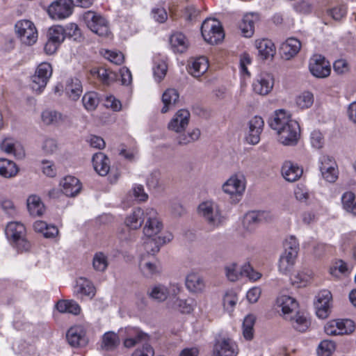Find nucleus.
<instances>
[{
  "label": "nucleus",
  "mask_w": 356,
  "mask_h": 356,
  "mask_svg": "<svg viewBox=\"0 0 356 356\" xmlns=\"http://www.w3.org/2000/svg\"><path fill=\"white\" fill-rule=\"evenodd\" d=\"M268 123L277 131L281 143L284 145H294L298 143L300 135L299 124L292 120L284 110L275 111Z\"/></svg>",
  "instance_id": "obj_1"
},
{
  "label": "nucleus",
  "mask_w": 356,
  "mask_h": 356,
  "mask_svg": "<svg viewBox=\"0 0 356 356\" xmlns=\"http://www.w3.org/2000/svg\"><path fill=\"white\" fill-rule=\"evenodd\" d=\"M198 213L212 229L219 227L226 220L225 217L221 213L219 206L212 201L201 203L198 207Z\"/></svg>",
  "instance_id": "obj_2"
},
{
  "label": "nucleus",
  "mask_w": 356,
  "mask_h": 356,
  "mask_svg": "<svg viewBox=\"0 0 356 356\" xmlns=\"http://www.w3.org/2000/svg\"><path fill=\"white\" fill-rule=\"evenodd\" d=\"M53 69L50 63L42 62L39 64L35 74L31 76L30 88L36 94H40L52 75Z\"/></svg>",
  "instance_id": "obj_3"
},
{
  "label": "nucleus",
  "mask_w": 356,
  "mask_h": 356,
  "mask_svg": "<svg viewBox=\"0 0 356 356\" xmlns=\"http://www.w3.org/2000/svg\"><path fill=\"white\" fill-rule=\"evenodd\" d=\"M83 20L88 28L99 36L106 37L111 33L107 20L100 14L88 10L83 13Z\"/></svg>",
  "instance_id": "obj_4"
},
{
  "label": "nucleus",
  "mask_w": 356,
  "mask_h": 356,
  "mask_svg": "<svg viewBox=\"0 0 356 356\" xmlns=\"http://www.w3.org/2000/svg\"><path fill=\"white\" fill-rule=\"evenodd\" d=\"M201 33L204 40L211 44H218L225 36L220 22L211 18H207L203 22Z\"/></svg>",
  "instance_id": "obj_5"
},
{
  "label": "nucleus",
  "mask_w": 356,
  "mask_h": 356,
  "mask_svg": "<svg viewBox=\"0 0 356 356\" xmlns=\"http://www.w3.org/2000/svg\"><path fill=\"white\" fill-rule=\"evenodd\" d=\"M163 225L156 209L146 208V218L144 222L143 234L145 237L168 236L161 234Z\"/></svg>",
  "instance_id": "obj_6"
},
{
  "label": "nucleus",
  "mask_w": 356,
  "mask_h": 356,
  "mask_svg": "<svg viewBox=\"0 0 356 356\" xmlns=\"http://www.w3.org/2000/svg\"><path fill=\"white\" fill-rule=\"evenodd\" d=\"M180 291L181 286L178 284H170L168 286L157 284L148 290L147 294L158 302H163L167 299H171L172 296H178Z\"/></svg>",
  "instance_id": "obj_7"
},
{
  "label": "nucleus",
  "mask_w": 356,
  "mask_h": 356,
  "mask_svg": "<svg viewBox=\"0 0 356 356\" xmlns=\"http://www.w3.org/2000/svg\"><path fill=\"white\" fill-rule=\"evenodd\" d=\"M65 38L64 28L61 26H53L47 31V41L44 44V52L52 55L57 51Z\"/></svg>",
  "instance_id": "obj_8"
},
{
  "label": "nucleus",
  "mask_w": 356,
  "mask_h": 356,
  "mask_svg": "<svg viewBox=\"0 0 356 356\" xmlns=\"http://www.w3.org/2000/svg\"><path fill=\"white\" fill-rule=\"evenodd\" d=\"M73 6L72 0H56L50 4L47 13L52 19H63L72 15Z\"/></svg>",
  "instance_id": "obj_9"
},
{
  "label": "nucleus",
  "mask_w": 356,
  "mask_h": 356,
  "mask_svg": "<svg viewBox=\"0 0 356 356\" xmlns=\"http://www.w3.org/2000/svg\"><path fill=\"white\" fill-rule=\"evenodd\" d=\"M125 332V338L124 339V346L127 348H133L137 344L142 343L143 350L144 346L146 345L149 346L147 343L149 340V336L137 327H126L124 330ZM137 350H140L138 348Z\"/></svg>",
  "instance_id": "obj_10"
},
{
  "label": "nucleus",
  "mask_w": 356,
  "mask_h": 356,
  "mask_svg": "<svg viewBox=\"0 0 356 356\" xmlns=\"http://www.w3.org/2000/svg\"><path fill=\"white\" fill-rule=\"evenodd\" d=\"M312 74L317 78L327 77L331 72L330 65L321 55H314L310 58L309 64Z\"/></svg>",
  "instance_id": "obj_11"
},
{
  "label": "nucleus",
  "mask_w": 356,
  "mask_h": 356,
  "mask_svg": "<svg viewBox=\"0 0 356 356\" xmlns=\"http://www.w3.org/2000/svg\"><path fill=\"white\" fill-rule=\"evenodd\" d=\"M264 127V121L260 116L252 118L248 123L245 140L251 145H256L260 141V135Z\"/></svg>",
  "instance_id": "obj_12"
},
{
  "label": "nucleus",
  "mask_w": 356,
  "mask_h": 356,
  "mask_svg": "<svg viewBox=\"0 0 356 356\" xmlns=\"http://www.w3.org/2000/svg\"><path fill=\"white\" fill-rule=\"evenodd\" d=\"M316 298L314 305L316 315L320 318L324 319L328 316L330 312L332 298V293L327 290H323L318 293Z\"/></svg>",
  "instance_id": "obj_13"
},
{
  "label": "nucleus",
  "mask_w": 356,
  "mask_h": 356,
  "mask_svg": "<svg viewBox=\"0 0 356 356\" xmlns=\"http://www.w3.org/2000/svg\"><path fill=\"white\" fill-rule=\"evenodd\" d=\"M139 268L142 274L146 277H152L159 275L161 272L160 262L154 257H147L145 254L140 258Z\"/></svg>",
  "instance_id": "obj_14"
},
{
  "label": "nucleus",
  "mask_w": 356,
  "mask_h": 356,
  "mask_svg": "<svg viewBox=\"0 0 356 356\" xmlns=\"http://www.w3.org/2000/svg\"><path fill=\"white\" fill-rule=\"evenodd\" d=\"M172 239L171 234H168V236H154L145 237L143 242L144 249L147 254L146 256H154L159 252L161 246Z\"/></svg>",
  "instance_id": "obj_15"
},
{
  "label": "nucleus",
  "mask_w": 356,
  "mask_h": 356,
  "mask_svg": "<svg viewBox=\"0 0 356 356\" xmlns=\"http://www.w3.org/2000/svg\"><path fill=\"white\" fill-rule=\"evenodd\" d=\"M245 189V179L242 175H235L232 176L222 185V190L225 193L229 195H241Z\"/></svg>",
  "instance_id": "obj_16"
},
{
  "label": "nucleus",
  "mask_w": 356,
  "mask_h": 356,
  "mask_svg": "<svg viewBox=\"0 0 356 356\" xmlns=\"http://www.w3.org/2000/svg\"><path fill=\"white\" fill-rule=\"evenodd\" d=\"M64 92L71 101L76 102L83 93L82 82L77 77H69L66 79Z\"/></svg>",
  "instance_id": "obj_17"
},
{
  "label": "nucleus",
  "mask_w": 356,
  "mask_h": 356,
  "mask_svg": "<svg viewBox=\"0 0 356 356\" xmlns=\"http://www.w3.org/2000/svg\"><path fill=\"white\" fill-rule=\"evenodd\" d=\"M213 353L216 356H236L238 348L236 343L230 339H222L216 341Z\"/></svg>",
  "instance_id": "obj_18"
},
{
  "label": "nucleus",
  "mask_w": 356,
  "mask_h": 356,
  "mask_svg": "<svg viewBox=\"0 0 356 356\" xmlns=\"http://www.w3.org/2000/svg\"><path fill=\"white\" fill-rule=\"evenodd\" d=\"M274 81L272 75L267 73L261 74L252 83V88L255 93L266 95L273 89Z\"/></svg>",
  "instance_id": "obj_19"
},
{
  "label": "nucleus",
  "mask_w": 356,
  "mask_h": 356,
  "mask_svg": "<svg viewBox=\"0 0 356 356\" xmlns=\"http://www.w3.org/2000/svg\"><path fill=\"white\" fill-rule=\"evenodd\" d=\"M5 233L11 245L17 248L18 252H20L19 245L22 241V223L20 222H10L8 223Z\"/></svg>",
  "instance_id": "obj_20"
},
{
  "label": "nucleus",
  "mask_w": 356,
  "mask_h": 356,
  "mask_svg": "<svg viewBox=\"0 0 356 356\" xmlns=\"http://www.w3.org/2000/svg\"><path fill=\"white\" fill-rule=\"evenodd\" d=\"M190 113L188 110H179L168 124V129L175 132H181L188 124Z\"/></svg>",
  "instance_id": "obj_21"
},
{
  "label": "nucleus",
  "mask_w": 356,
  "mask_h": 356,
  "mask_svg": "<svg viewBox=\"0 0 356 356\" xmlns=\"http://www.w3.org/2000/svg\"><path fill=\"white\" fill-rule=\"evenodd\" d=\"M62 191L69 197H74L78 195L81 190V184L75 177L66 176L60 181Z\"/></svg>",
  "instance_id": "obj_22"
},
{
  "label": "nucleus",
  "mask_w": 356,
  "mask_h": 356,
  "mask_svg": "<svg viewBox=\"0 0 356 356\" xmlns=\"http://www.w3.org/2000/svg\"><path fill=\"white\" fill-rule=\"evenodd\" d=\"M66 120V117L60 112L47 108L41 113L42 122L46 126H59Z\"/></svg>",
  "instance_id": "obj_23"
},
{
  "label": "nucleus",
  "mask_w": 356,
  "mask_h": 356,
  "mask_svg": "<svg viewBox=\"0 0 356 356\" xmlns=\"http://www.w3.org/2000/svg\"><path fill=\"white\" fill-rule=\"evenodd\" d=\"M277 304L281 307L284 317L288 319L293 313L297 312L298 307L296 300L289 296L283 295L277 298Z\"/></svg>",
  "instance_id": "obj_24"
},
{
  "label": "nucleus",
  "mask_w": 356,
  "mask_h": 356,
  "mask_svg": "<svg viewBox=\"0 0 356 356\" xmlns=\"http://www.w3.org/2000/svg\"><path fill=\"white\" fill-rule=\"evenodd\" d=\"M257 13H250L245 14L240 24V29L244 37L250 38L254 33V24L259 21Z\"/></svg>",
  "instance_id": "obj_25"
},
{
  "label": "nucleus",
  "mask_w": 356,
  "mask_h": 356,
  "mask_svg": "<svg viewBox=\"0 0 356 356\" xmlns=\"http://www.w3.org/2000/svg\"><path fill=\"white\" fill-rule=\"evenodd\" d=\"M169 307L183 314H189L193 310L194 300L191 298L181 299L177 296H172L168 302Z\"/></svg>",
  "instance_id": "obj_26"
},
{
  "label": "nucleus",
  "mask_w": 356,
  "mask_h": 356,
  "mask_svg": "<svg viewBox=\"0 0 356 356\" xmlns=\"http://www.w3.org/2000/svg\"><path fill=\"white\" fill-rule=\"evenodd\" d=\"M69 344L73 347L84 346L86 343L85 332L81 326H74L70 328L66 334Z\"/></svg>",
  "instance_id": "obj_27"
},
{
  "label": "nucleus",
  "mask_w": 356,
  "mask_h": 356,
  "mask_svg": "<svg viewBox=\"0 0 356 356\" xmlns=\"http://www.w3.org/2000/svg\"><path fill=\"white\" fill-rule=\"evenodd\" d=\"M146 218V209L138 207L135 209L126 218L125 223L127 227L133 229L140 228Z\"/></svg>",
  "instance_id": "obj_28"
},
{
  "label": "nucleus",
  "mask_w": 356,
  "mask_h": 356,
  "mask_svg": "<svg viewBox=\"0 0 356 356\" xmlns=\"http://www.w3.org/2000/svg\"><path fill=\"white\" fill-rule=\"evenodd\" d=\"M95 170L101 176H106L110 170L109 159L102 152H98L92 156Z\"/></svg>",
  "instance_id": "obj_29"
},
{
  "label": "nucleus",
  "mask_w": 356,
  "mask_h": 356,
  "mask_svg": "<svg viewBox=\"0 0 356 356\" xmlns=\"http://www.w3.org/2000/svg\"><path fill=\"white\" fill-rule=\"evenodd\" d=\"M169 41L172 50L175 53L182 54L187 50L189 46L188 40L186 36L180 32L172 34Z\"/></svg>",
  "instance_id": "obj_30"
},
{
  "label": "nucleus",
  "mask_w": 356,
  "mask_h": 356,
  "mask_svg": "<svg viewBox=\"0 0 356 356\" xmlns=\"http://www.w3.org/2000/svg\"><path fill=\"white\" fill-rule=\"evenodd\" d=\"M209 63L206 57L201 56L194 59L188 67V72L195 78L200 77L208 70Z\"/></svg>",
  "instance_id": "obj_31"
},
{
  "label": "nucleus",
  "mask_w": 356,
  "mask_h": 356,
  "mask_svg": "<svg viewBox=\"0 0 356 356\" xmlns=\"http://www.w3.org/2000/svg\"><path fill=\"white\" fill-rule=\"evenodd\" d=\"M302 174V169L291 161H286L282 168V175L288 181H297Z\"/></svg>",
  "instance_id": "obj_32"
},
{
  "label": "nucleus",
  "mask_w": 356,
  "mask_h": 356,
  "mask_svg": "<svg viewBox=\"0 0 356 356\" xmlns=\"http://www.w3.org/2000/svg\"><path fill=\"white\" fill-rule=\"evenodd\" d=\"M300 48V42L296 38H290L282 44L281 50L284 58L289 60L295 56L299 52Z\"/></svg>",
  "instance_id": "obj_33"
},
{
  "label": "nucleus",
  "mask_w": 356,
  "mask_h": 356,
  "mask_svg": "<svg viewBox=\"0 0 356 356\" xmlns=\"http://www.w3.org/2000/svg\"><path fill=\"white\" fill-rule=\"evenodd\" d=\"M255 46L258 49L259 56L262 59L273 57L275 53L274 44L269 40L262 39L255 41Z\"/></svg>",
  "instance_id": "obj_34"
},
{
  "label": "nucleus",
  "mask_w": 356,
  "mask_h": 356,
  "mask_svg": "<svg viewBox=\"0 0 356 356\" xmlns=\"http://www.w3.org/2000/svg\"><path fill=\"white\" fill-rule=\"evenodd\" d=\"M27 209L33 217H40L45 211V207L40 197L33 195L27 199Z\"/></svg>",
  "instance_id": "obj_35"
},
{
  "label": "nucleus",
  "mask_w": 356,
  "mask_h": 356,
  "mask_svg": "<svg viewBox=\"0 0 356 356\" xmlns=\"http://www.w3.org/2000/svg\"><path fill=\"white\" fill-rule=\"evenodd\" d=\"M179 100V94L175 89H167L162 95V102L163 106L161 108V113H165L169 110L175 106L176 103Z\"/></svg>",
  "instance_id": "obj_36"
},
{
  "label": "nucleus",
  "mask_w": 356,
  "mask_h": 356,
  "mask_svg": "<svg viewBox=\"0 0 356 356\" xmlns=\"http://www.w3.org/2000/svg\"><path fill=\"white\" fill-rule=\"evenodd\" d=\"M38 38V33L35 24L24 19V44L31 46L35 44Z\"/></svg>",
  "instance_id": "obj_37"
},
{
  "label": "nucleus",
  "mask_w": 356,
  "mask_h": 356,
  "mask_svg": "<svg viewBox=\"0 0 356 356\" xmlns=\"http://www.w3.org/2000/svg\"><path fill=\"white\" fill-rule=\"evenodd\" d=\"M56 307L60 313H70L74 315L79 314L81 311L80 305L73 300H59Z\"/></svg>",
  "instance_id": "obj_38"
},
{
  "label": "nucleus",
  "mask_w": 356,
  "mask_h": 356,
  "mask_svg": "<svg viewBox=\"0 0 356 356\" xmlns=\"http://www.w3.org/2000/svg\"><path fill=\"white\" fill-rule=\"evenodd\" d=\"M296 258L297 257L292 256L291 254H286L283 252L279 260V271L284 275L289 274L293 268Z\"/></svg>",
  "instance_id": "obj_39"
},
{
  "label": "nucleus",
  "mask_w": 356,
  "mask_h": 356,
  "mask_svg": "<svg viewBox=\"0 0 356 356\" xmlns=\"http://www.w3.org/2000/svg\"><path fill=\"white\" fill-rule=\"evenodd\" d=\"M76 287L78 293L88 296L90 298H92L96 293V289L93 284L84 277H79L77 280Z\"/></svg>",
  "instance_id": "obj_40"
},
{
  "label": "nucleus",
  "mask_w": 356,
  "mask_h": 356,
  "mask_svg": "<svg viewBox=\"0 0 356 356\" xmlns=\"http://www.w3.org/2000/svg\"><path fill=\"white\" fill-rule=\"evenodd\" d=\"M186 286L189 291L198 292L204 289V283L202 278L198 274L191 273L186 277Z\"/></svg>",
  "instance_id": "obj_41"
},
{
  "label": "nucleus",
  "mask_w": 356,
  "mask_h": 356,
  "mask_svg": "<svg viewBox=\"0 0 356 356\" xmlns=\"http://www.w3.org/2000/svg\"><path fill=\"white\" fill-rule=\"evenodd\" d=\"M16 164L7 159L0 158V175L6 178L14 177L17 173Z\"/></svg>",
  "instance_id": "obj_42"
},
{
  "label": "nucleus",
  "mask_w": 356,
  "mask_h": 356,
  "mask_svg": "<svg viewBox=\"0 0 356 356\" xmlns=\"http://www.w3.org/2000/svg\"><path fill=\"white\" fill-rule=\"evenodd\" d=\"M118 335L113 332H107L102 337V348L105 350H113L120 344Z\"/></svg>",
  "instance_id": "obj_43"
},
{
  "label": "nucleus",
  "mask_w": 356,
  "mask_h": 356,
  "mask_svg": "<svg viewBox=\"0 0 356 356\" xmlns=\"http://www.w3.org/2000/svg\"><path fill=\"white\" fill-rule=\"evenodd\" d=\"M296 315H293L288 318L291 321L292 325L296 330L299 332H305L309 327V322L307 316L304 314L296 312Z\"/></svg>",
  "instance_id": "obj_44"
},
{
  "label": "nucleus",
  "mask_w": 356,
  "mask_h": 356,
  "mask_svg": "<svg viewBox=\"0 0 356 356\" xmlns=\"http://www.w3.org/2000/svg\"><path fill=\"white\" fill-rule=\"evenodd\" d=\"M200 130L197 128L193 129L188 134H180L177 137V145L184 146L194 143L200 138Z\"/></svg>",
  "instance_id": "obj_45"
},
{
  "label": "nucleus",
  "mask_w": 356,
  "mask_h": 356,
  "mask_svg": "<svg viewBox=\"0 0 356 356\" xmlns=\"http://www.w3.org/2000/svg\"><path fill=\"white\" fill-rule=\"evenodd\" d=\"M93 76H97L104 84H109L115 79V74L104 67H94L90 70Z\"/></svg>",
  "instance_id": "obj_46"
},
{
  "label": "nucleus",
  "mask_w": 356,
  "mask_h": 356,
  "mask_svg": "<svg viewBox=\"0 0 356 356\" xmlns=\"http://www.w3.org/2000/svg\"><path fill=\"white\" fill-rule=\"evenodd\" d=\"M284 253L298 257L299 250V243L294 236L287 237L284 242Z\"/></svg>",
  "instance_id": "obj_47"
},
{
  "label": "nucleus",
  "mask_w": 356,
  "mask_h": 356,
  "mask_svg": "<svg viewBox=\"0 0 356 356\" xmlns=\"http://www.w3.org/2000/svg\"><path fill=\"white\" fill-rule=\"evenodd\" d=\"M82 102L87 111H94L99 104L98 95L95 92H86L83 96Z\"/></svg>",
  "instance_id": "obj_48"
},
{
  "label": "nucleus",
  "mask_w": 356,
  "mask_h": 356,
  "mask_svg": "<svg viewBox=\"0 0 356 356\" xmlns=\"http://www.w3.org/2000/svg\"><path fill=\"white\" fill-rule=\"evenodd\" d=\"M108 263L107 257L103 252L95 254L92 259V266L97 271L104 272L106 270Z\"/></svg>",
  "instance_id": "obj_49"
},
{
  "label": "nucleus",
  "mask_w": 356,
  "mask_h": 356,
  "mask_svg": "<svg viewBox=\"0 0 356 356\" xmlns=\"http://www.w3.org/2000/svg\"><path fill=\"white\" fill-rule=\"evenodd\" d=\"M226 277L231 282H236L241 277H243L242 268L238 269L236 264L232 263L225 267Z\"/></svg>",
  "instance_id": "obj_50"
},
{
  "label": "nucleus",
  "mask_w": 356,
  "mask_h": 356,
  "mask_svg": "<svg viewBox=\"0 0 356 356\" xmlns=\"http://www.w3.org/2000/svg\"><path fill=\"white\" fill-rule=\"evenodd\" d=\"M238 302L236 293L233 291H227L223 297V307L225 310L232 312Z\"/></svg>",
  "instance_id": "obj_51"
},
{
  "label": "nucleus",
  "mask_w": 356,
  "mask_h": 356,
  "mask_svg": "<svg viewBox=\"0 0 356 356\" xmlns=\"http://www.w3.org/2000/svg\"><path fill=\"white\" fill-rule=\"evenodd\" d=\"M314 103V96L310 92H304L296 99L298 106L302 109L309 108Z\"/></svg>",
  "instance_id": "obj_52"
},
{
  "label": "nucleus",
  "mask_w": 356,
  "mask_h": 356,
  "mask_svg": "<svg viewBox=\"0 0 356 356\" xmlns=\"http://www.w3.org/2000/svg\"><path fill=\"white\" fill-rule=\"evenodd\" d=\"M334 350V342L330 340H323L318 345L317 353L319 356H330Z\"/></svg>",
  "instance_id": "obj_53"
},
{
  "label": "nucleus",
  "mask_w": 356,
  "mask_h": 356,
  "mask_svg": "<svg viewBox=\"0 0 356 356\" xmlns=\"http://www.w3.org/2000/svg\"><path fill=\"white\" fill-rule=\"evenodd\" d=\"M319 163H320V171L322 172L323 170H334V169H338L337 164L335 161V160L327 155H323L319 159Z\"/></svg>",
  "instance_id": "obj_54"
},
{
  "label": "nucleus",
  "mask_w": 356,
  "mask_h": 356,
  "mask_svg": "<svg viewBox=\"0 0 356 356\" xmlns=\"http://www.w3.org/2000/svg\"><path fill=\"white\" fill-rule=\"evenodd\" d=\"M168 70L167 64L163 60L155 63L153 67L154 75L156 80L160 82L165 76Z\"/></svg>",
  "instance_id": "obj_55"
},
{
  "label": "nucleus",
  "mask_w": 356,
  "mask_h": 356,
  "mask_svg": "<svg viewBox=\"0 0 356 356\" xmlns=\"http://www.w3.org/2000/svg\"><path fill=\"white\" fill-rule=\"evenodd\" d=\"M261 222L259 211H252L247 213L244 218L243 224L247 225L248 229H252V226Z\"/></svg>",
  "instance_id": "obj_56"
},
{
  "label": "nucleus",
  "mask_w": 356,
  "mask_h": 356,
  "mask_svg": "<svg viewBox=\"0 0 356 356\" xmlns=\"http://www.w3.org/2000/svg\"><path fill=\"white\" fill-rule=\"evenodd\" d=\"M337 323V327L342 331L341 334H347L353 332L355 330L354 322L350 319L335 320Z\"/></svg>",
  "instance_id": "obj_57"
},
{
  "label": "nucleus",
  "mask_w": 356,
  "mask_h": 356,
  "mask_svg": "<svg viewBox=\"0 0 356 356\" xmlns=\"http://www.w3.org/2000/svg\"><path fill=\"white\" fill-rule=\"evenodd\" d=\"M337 271L341 274H348L350 272V268L348 264L343 260L337 261L332 267L330 268V273L333 275L337 276Z\"/></svg>",
  "instance_id": "obj_58"
},
{
  "label": "nucleus",
  "mask_w": 356,
  "mask_h": 356,
  "mask_svg": "<svg viewBox=\"0 0 356 356\" xmlns=\"http://www.w3.org/2000/svg\"><path fill=\"white\" fill-rule=\"evenodd\" d=\"M0 207L5 213L10 216H13L16 213L13 202L6 197H0Z\"/></svg>",
  "instance_id": "obj_59"
},
{
  "label": "nucleus",
  "mask_w": 356,
  "mask_h": 356,
  "mask_svg": "<svg viewBox=\"0 0 356 356\" xmlns=\"http://www.w3.org/2000/svg\"><path fill=\"white\" fill-rule=\"evenodd\" d=\"M242 274L252 281H257L261 277V274L254 270L250 264H245L242 266Z\"/></svg>",
  "instance_id": "obj_60"
},
{
  "label": "nucleus",
  "mask_w": 356,
  "mask_h": 356,
  "mask_svg": "<svg viewBox=\"0 0 356 356\" xmlns=\"http://www.w3.org/2000/svg\"><path fill=\"white\" fill-rule=\"evenodd\" d=\"M138 151L137 148H126L124 146H122L119 149V154L123 156L126 160L129 161H134L138 156Z\"/></svg>",
  "instance_id": "obj_61"
},
{
  "label": "nucleus",
  "mask_w": 356,
  "mask_h": 356,
  "mask_svg": "<svg viewBox=\"0 0 356 356\" xmlns=\"http://www.w3.org/2000/svg\"><path fill=\"white\" fill-rule=\"evenodd\" d=\"M152 17L159 23H163L168 19V13L163 8L155 7L151 12Z\"/></svg>",
  "instance_id": "obj_62"
},
{
  "label": "nucleus",
  "mask_w": 356,
  "mask_h": 356,
  "mask_svg": "<svg viewBox=\"0 0 356 356\" xmlns=\"http://www.w3.org/2000/svg\"><path fill=\"white\" fill-rule=\"evenodd\" d=\"M346 14V8L344 6H338L328 10V15L335 20L341 19Z\"/></svg>",
  "instance_id": "obj_63"
},
{
  "label": "nucleus",
  "mask_w": 356,
  "mask_h": 356,
  "mask_svg": "<svg viewBox=\"0 0 356 356\" xmlns=\"http://www.w3.org/2000/svg\"><path fill=\"white\" fill-rule=\"evenodd\" d=\"M311 144L316 149H320L324 144L322 134L319 131L314 130L311 134Z\"/></svg>",
  "instance_id": "obj_64"
}]
</instances>
